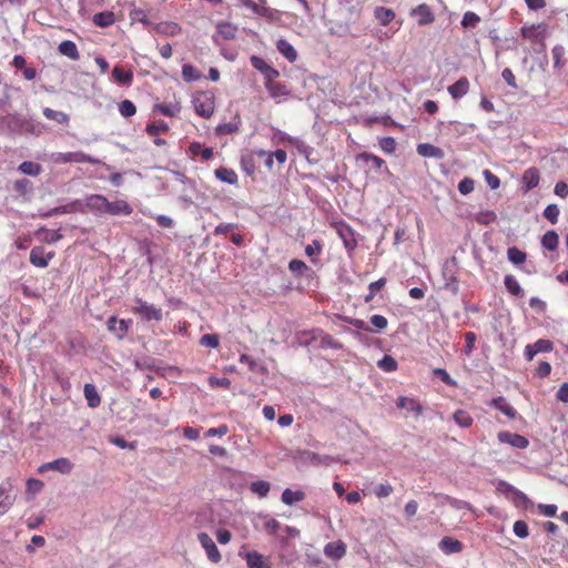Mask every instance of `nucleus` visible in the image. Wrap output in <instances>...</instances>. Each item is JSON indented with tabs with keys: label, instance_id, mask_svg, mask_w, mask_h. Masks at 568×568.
I'll return each mask as SVG.
<instances>
[{
	"label": "nucleus",
	"instance_id": "49530a36",
	"mask_svg": "<svg viewBox=\"0 0 568 568\" xmlns=\"http://www.w3.org/2000/svg\"><path fill=\"white\" fill-rule=\"evenodd\" d=\"M323 251V245L320 240H313L311 244L306 245L305 254L311 258L313 263L316 262L315 256L320 255Z\"/></svg>",
	"mask_w": 568,
	"mask_h": 568
},
{
	"label": "nucleus",
	"instance_id": "f03ea898",
	"mask_svg": "<svg viewBox=\"0 0 568 568\" xmlns=\"http://www.w3.org/2000/svg\"><path fill=\"white\" fill-rule=\"evenodd\" d=\"M134 302H135V306H133L131 308V312L134 315L139 316L142 321H145V322L162 321L163 313L160 307H156L155 305L150 304L140 297H135Z\"/></svg>",
	"mask_w": 568,
	"mask_h": 568
},
{
	"label": "nucleus",
	"instance_id": "ddd939ff",
	"mask_svg": "<svg viewBox=\"0 0 568 568\" xmlns=\"http://www.w3.org/2000/svg\"><path fill=\"white\" fill-rule=\"evenodd\" d=\"M336 231L347 251L353 252L357 246V241L352 227L348 226L347 224L341 223L336 225Z\"/></svg>",
	"mask_w": 568,
	"mask_h": 568
},
{
	"label": "nucleus",
	"instance_id": "f3484780",
	"mask_svg": "<svg viewBox=\"0 0 568 568\" xmlns=\"http://www.w3.org/2000/svg\"><path fill=\"white\" fill-rule=\"evenodd\" d=\"M47 469L55 470L61 474H70L73 469V464L68 458L62 457V458H58L53 462L43 464L39 468V471L42 473Z\"/></svg>",
	"mask_w": 568,
	"mask_h": 568
},
{
	"label": "nucleus",
	"instance_id": "473e14b6",
	"mask_svg": "<svg viewBox=\"0 0 568 568\" xmlns=\"http://www.w3.org/2000/svg\"><path fill=\"white\" fill-rule=\"evenodd\" d=\"M189 152L193 156H201L202 160L209 161L213 158V149L204 148L200 142H192L189 146Z\"/></svg>",
	"mask_w": 568,
	"mask_h": 568
},
{
	"label": "nucleus",
	"instance_id": "dca6fc26",
	"mask_svg": "<svg viewBox=\"0 0 568 568\" xmlns=\"http://www.w3.org/2000/svg\"><path fill=\"white\" fill-rule=\"evenodd\" d=\"M250 61H251L252 67L254 69L258 70L264 75L265 80H270V78H278L280 72L276 69L268 65L264 61V59H262L257 55H252Z\"/></svg>",
	"mask_w": 568,
	"mask_h": 568
},
{
	"label": "nucleus",
	"instance_id": "ea45409f",
	"mask_svg": "<svg viewBox=\"0 0 568 568\" xmlns=\"http://www.w3.org/2000/svg\"><path fill=\"white\" fill-rule=\"evenodd\" d=\"M454 422L462 428H469L473 425V417L464 409H457L453 415Z\"/></svg>",
	"mask_w": 568,
	"mask_h": 568
},
{
	"label": "nucleus",
	"instance_id": "052dcab7",
	"mask_svg": "<svg viewBox=\"0 0 568 568\" xmlns=\"http://www.w3.org/2000/svg\"><path fill=\"white\" fill-rule=\"evenodd\" d=\"M514 534L519 538H526L529 535V528L526 521L517 520L513 527Z\"/></svg>",
	"mask_w": 568,
	"mask_h": 568
},
{
	"label": "nucleus",
	"instance_id": "f704fd0d",
	"mask_svg": "<svg viewBox=\"0 0 568 568\" xmlns=\"http://www.w3.org/2000/svg\"><path fill=\"white\" fill-rule=\"evenodd\" d=\"M112 78L122 85H130L133 81V73L132 71H125L123 68L116 65L112 70Z\"/></svg>",
	"mask_w": 568,
	"mask_h": 568
},
{
	"label": "nucleus",
	"instance_id": "09e8293b",
	"mask_svg": "<svg viewBox=\"0 0 568 568\" xmlns=\"http://www.w3.org/2000/svg\"><path fill=\"white\" fill-rule=\"evenodd\" d=\"M43 488V483L40 479L29 478L26 485V493L30 498H33Z\"/></svg>",
	"mask_w": 568,
	"mask_h": 568
},
{
	"label": "nucleus",
	"instance_id": "2eb2a0df",
	"mask_svg": "<svg viewBox=\"0 0 568 568\" xmlns=\"http://www.w3.org/2000/svg\"><path fill=\"white\" fill-rule=\"evenodd\" d=\"M132 320H118L115 316L109 317L106 322L108 329L122 339L129 332Z\"/></svg>",
	"mask_w": 568,
	"mask_h": 568
},
{
	"label": "nucleus",
	"instance_id": "6e6d98bb",
	"mask_svg": "<svg viewBox=\"0 0 568 568\" xmlns=\"http://www.w3.org/2000/svg\"><path fill=\"white\" fill-rule=\"evenodd\" d=\"M559 213V207L556 204H549L544 210L545 219H547L551 224H556L558 222Z\"/></svg>",
	"mask_w": 568,
	"mask_h": 568
},
{
	"label": "nucleus",
	"instance_id": "603ef678",
	"mask_svg": "<svg viewBox=\"0 0 568 568\" xmlns=\"http://www.w3.org/2000/svg\"><path fill=\"white\" fill-rule=\"evenodd\" d=\"M479 22L480 17L477 13L473 11H467L463 16L462 26L464 28H475Z\"/></svg>",
	"mask_w": 568,
	"mask_h": 568
},
{
	"label": "nucleus",
	"instance_id": "b1692460",
	"mask_svg": "<svg viewBox=\"0 0 568 568\" xmlns=\"http://www.w3.org/2000/svg\"><path fill=\"white\" fill-rule=\"evenodd\" d=\"M105 202H108V199L104 195L92 194L87 199V207L91 212L106 213Z\"/></svg>",
	"mask_w": 568,
	"mask_h": 568
},
{
	"label": "nucleus",
	"instance_id": "412c9836",
	"mask_svg": "<svg viewBox=\"0 0 568 568\" xmlns=\"http://www.w3.org/2000/svg\"><path fill=\"white\" fill-rule=\"evenodd\" d=\"M324 554L331 559L338 560L346 555V545L342 540L331 541L325 545Z\"/></svg>",
	"mask_w": 568,
	"mask_h": 568
},
{
	"label": "nucleus",
	"instance_id": "1a4fd4ad",
	"mask_svg": "<svg viewBox=\"0 0 568 568\" xmlns=\"http://www.w3.org/2000/svg\"><path fill=\"white\" fill-rule=\"evenodd\" d=\"M554 349V344L549 339L540 338L532 344L525 346L524 355L525 358L530 362L538 353H549Z\"/></svg>",
	"mask_w": 568,
	"mask_h": 568
},
{
	"label": "nucleus",
	"instance_id": "393cba45",
	"mask_svg": "<svg viewBox=\"0 0 568 568\" xmlns=\"http://www.w3.org/2000/svg\"><path fill=\"white\" fill-rule=\"evenodd\" d=\"M417 153L424 158H433V159H438V160L443 159L445 155L444 151L440 148L435 146L430 143L418 144Z\"/></svg>",
	"mask_w": 568,
	"mask_h": 568
},
{
	"label": "nucleus",
	"instance_id": "a19ab883",
	"mask_svg": "<svg viewBox=\"0 0 568 568\" xmlns=\"http://www.w3.org/2000/svg\"><path fill=\"white\" fill-rule=\"evenodd\" d=\"M507 257L514 265H521L527 260V254L516 246H511L507 250Z\"/></svg>",
	"mask_w": 568,
	"mask_h": 568
},
{
	"label": "nucleus",
	"instance_id": "5fc2aeb1",
	"mask_svg": "<svg viewBox=\"0 0 568 568\" xmlns=\"http://www.w3.org/2000/svg\"><path fill=\"white\" fill-rule=\"evenodd\" d=\"M119 112L124 118L133 116L136 113V108L134 103L130 100H123L119 104Z\"/></svg>",
	"mask_w": 568,
	"mask_h": 568
},
{
	"label": "nucleus",
	"instance_id": "f8f14e48",
	"mask_svg": "<svg viewBox=\"0 0 568 568\" xmlns=\"http://www.w3.org/2000/svg\"><path fill=\"white\" fill-rule=\"evenodd\" d=\"M241 556L245 559L247 568H273L268 557L256 550H251Z\"/></svg>",
	"mask_w": 568,
	"mask_h": 568
},
{
	"label": "nucleus",
	"instance_id": "a211bd4d",
	"mask_svg": "<svg viewBox=\"0 0 568 568\" xmlns=\"http://www.w3.org/2000/svg\"><path fill=\"white\" fill-rule=\"evenodd\" d=\"M469 88V80L466 77H462L455 83L449 85L447 91L454 100H458L468 93Z\"/></svg>",
	"mask_w": 568,
	"mask_h": 568
},
{
	"label": "nucleus",
	"instance_id": "8fccbe9b",
	"mask_svg": "<svg viewBox=\"0 0 568 568\" xmlns=\"http://www.w3.org/2000/svg\"><path fill=\"white\" fill-rule=\"evenodd\" d=\"M130 18L133 21L141 22L142 24H144L145 27H149L151 29H152V24H154L153 22H151L149 20L145 11L142 9H139V8H134L133 10L130 11Z\"/></svg>",
	"mask_w": 568,
	"mask_h": 568
},
{
	"label": "nucleus",
	"instance_id": "7c9ffc66",
	"mask_svg": "<svg viewBox=\"0 0 568 568\" xmlns=\"http://www.w3.org/2000/svg\"><path fill=\"white\" fill-rule=\"evenodd\" d=\"M217 180L232 185L237 184L239 176L233 169L221 166L214 172Z\"/></svg>",
	"mask_w": 568,
	"mask_h": 568
},
{
	"label": "nucleus",
	"instance_id": "c9c22d12",
	"mask_svg": "<svg viewBox=\"0 0 568 568\" xmlns=\"http://www.w3.org/2000/svg\"><path fill=\"white\" fill-rule=\"evenodd\" d=\"M504 285L509 294L513 296H523L524 290L521 288L520 284L516 280V277L511 274H508L504 278Z\"/></svg>",
	"mask_w": 568,
	"mask_h": 568
},
{
	"label": "nucleus",
	"instance_id": "aec40b11",
	"mask_svg": "<svg viewBox=\"0 0 568 568\" xmlns=\"http://www.w3.org/2000/svg\"><path fill=\"white\" fill-rule=\"evenodd\" d=\"M106 213L110 215H131L133 209L131 205L124 200H116L114 202H105Z\"/></svg>",
	"mask_w": 568,
	"mask_h": 568
},
{
	"label": "nucleus",
	"instance_id": "9b49d317",
	"mask_svg": "<svg viewBox=\"0 0 568 568\" xmlns=\"http://www.w3.org/2000/svg\"><path fill=\"white\" fill-rule=\"evenodd\" d=\"M197 540L200 541L201 546L205 549L207 558L212 562H219L222 559V556L213 541V539L209 536L206 532H200L197 535Z\"/></svg>",
	"mask_w": 568,
	"mask_h": 568
},
{
	"label": "nucleus",
	"instance_id": "423d86ee",
	"mask_svg": "<svg viewBox=\"0 0 568 568\" xmlns=\"http://www.w3.org/2000/svg\"><path fill=\"white\" fill-rule=\"evenodd\" d=\"M53 161L55 163H70V162H74V163H91V164H95L98 163L99 161L91 158L90 155L81 152V151H78V152H67V153H55L53 155Z\"/></svg>",
	"mask_w": 568,
	"mask_h": 568
},
{
	"label": "nucleus",
	"instance_id": "a878e982",
	"mask_svg": "<svg viewBox=\"0 0 568 568\" xmlns=\"http://www.w3.org/2000/svg\"><path fill=\"white\" fill-rule=\"evenodd\" d=\"M540 181V174L537 168H529L523 174V183L525 184L526 191H530L538 186Z\"/></svg>",
	"mask_w": 568,
	"mask_h": 568
},
{
	"label": "nucleus",
	"instance_id": "69168bd1",
	"mask_svg": "<svg viewBox=\"0 0 568 568\" xmlns=\"http://www.w3.org/2000/svg\"><path fill=\"white\" fill-rule=\"evenodd\" d=\"M394 488L390 484H379L375 487L374 494L377 498L388 497L393 493Z\"/></svg>",
	"mask_w": 568,
	"mask_h": 568
},
{
	"label": "nucleus",
	"instance_id": "338daca9",
	"mask_svg": "<svg viewBox=\"0 0 568 568\" xmlns=\"http://www.w3.org/2000/svg\"><path fill=\"white\" fill-rule=\"evenodd\" d=\"M381 149L386 153H393L396 149V141L392 136H385L379 140Z\"/></svg>",
	"mask_w": 568,
	"mask_h": 568
},
{
	"label": "nucleus",
	"instance_id": "79ce46f5",
	"mask_svg": "<svg viewBox=\"0 0 568 568\" xmlns=\"http://www.w3.org/2000/svg\"><path fill=\"white\" fill-rule=\"evenodd\" d=\"M182 77L186 82L197 81L202 78V73L192 64H184L182 67Z\"/></svg>",
	"mask_w": 568,
	"mask_h": 568
},
{
	"label": "nucleus",
	"instance_id": "bf43d9fd",
	"mask_svg": "<svg viewBox=\"0 0 568 568\" xmlns=\"http://www.w3.org/2000/svg\"><path fill=\"white\" fill-rule=\"evenodd\" d=\"M288 270L294 274L303 275L304 272L308 270V267L302 260L294 258L290 261Z\"/></svg>",
	"mask_w": 568,
	"mask_h": 568
},
{
	"label": "nucleus",
	"instance_id": "9d476101",
	"mask_svg": "<svg viewBox=\"0 0 568 568\" xmlns=\"http://www.w3.org/2000/svg\"><path fill=\"white\" fill-rule=\"evenodd\" d=\"M497 438L501 444H507L519 449H525L529 446L527 437L508 430L499 432Z\"/></svg>",
	"mask_w": 568,
	"mask_h": 568
},
{
	"label": "nucleus",
	"instance_id": "72a5a7b5",
	"mask_svg": "<svg viewBox=\"0 0 568 568\" xmlns=\"http://www.w3.org/2000/svg\"><path fill=\"white\" fill-rule=\"evenodd\" d=\"M92 21L97 27L108 28L115 22V17L112 11H103L95 13Z\"/></svg>",
	"mask_w": 568,
	"mask_h": 568
},
{
	"label": "nucleus",
	"instance_id": "4468645a",
	"mask_svg": "<svg viewBox=\"0 0 568 568\" xmlns=\"http://www.w3.org/2000/svg\"><path fill=\"white\" fill-rule=\"evenodd\" d=\"M410 16L417 19L419 26H428L434 22L435 16L426 3L418 4L410 11Z\"/></svg>",
	"mask_w": 568,
	"mask_h": 568
},
{
	"label": "nucleus",
	"instance_id": "7ed1b4c3",
	"mask_svg": "<svg viewBox=\"0 0 568 568\" xmlns=\"http://www.w3.org/2000/svg\"><path fill=\"white\" fill-rule=\"evenodd\" d=\"M193 104L197 115L209 119L215 110V97L211 92H199L193 99Z\"/></svg>",
	"mask_w": 568,
	"mask_h": 568
},
{
	"label": "nucleus",
	"instance_id": "c756f323",
	"mask_svg": "<svg viewBox=\"0 0 568 568\" xmlns=\"http://www.w3.org/2000/svg\"><path fill=\"white\" fill-rule=\"evenodd\" d=\"M83 394L87 399V404L91 408H95L101 404V397L93 384H85L83 387Z\"/></svg>",
	"mask_w": 568,
	"mask_h": 568
},
{
	"label": "nucleus",
	"instance_id": "37998d69",
	"mask_svg": "<svg viewBox=\"0 0 568 568\" xmlns=\"http://www.w3.org/2000/svg\"><path fill=\"white\" fill-rule=\"evenodd\" d=\"M43 115L48 120H53L60 124H67L69 122V115L62 111H55L50 108L43 110Z\"/></svg>",
	"mask_w": 568,
	"mask_h": 568
},
{
	"label": "nucleus",
	"instance_id": "f257e3e1",
	"mask_svg": "<svg viewBox=\"0 0 568 568\" xmlns=\"http://www.w3.org/2000/svg\"><path fill=\"white\" fill-rule=\"evenodd\" d=\"M520 34L535 51L540 52L546 48L547 26L545 23L525 24L520 29Z\"/></svg>",
	"mask_w": 568,
	"mask_h": 568
},
{
	"label": "nucleus",
	"instance_id": "4c0bfd02",
	"mask_svg": "<svg viewBox=\"0 0 568 568\" xmlns=\"http://www.w3.org/2000/svg\"><path fill=\"white\" fill-rule=\"evenodd\" d=\"M375 18L384 27L388 26L395 18V12L385 7H377L375 9Z\"/></svg>",
	"mask_w": 568,
	"mask_h": 568
},
{
	"label": "nucleus",
	"instance_id": "5701e85b",
	"mask_svg": "<svg viewBox=\"0 0 568 568\" xmlns=\"http://www.w3.org/2000/svg\"><path fill=\"white\" fill-rule=\"evenodd\" d=\"M439 548L446 555L458 554L463 550V544L453 537L445 536L439 541Z\"/></svg>",
	"mask_w": 568,
	"mask_h": 568
},
{
	"label": "nucleus",
	"instance_id": "bb28decb",
	"mask_svg": "<svg viewBox=\"0 0 568 568\" xmlns=\"http://www.w3.org/2000/svg\"><path fill=\"white\" fill-rule=\"evenodd\" d=\"M396 405L398 408H403L408 412H413L417 415L423 413V406L415 398L400 396V397H398Z\"/></svg>",
	"mask_w": 568,
	"mask_h": 568
},
{
	"label": "nucleus",
	"instance_id": "c85d7f7f",
	"mask_svg": "<svg viewBox=\"0 0 568 568\" xmlns=\"http://www.w3.org/2000/svg\"><path fill=\"white\" fill-rule=\"evenodd\" d=\"M490 405L509 418H515L517 415V410L503 396L493 398Z\"/></svg>",
	"mask_w": 568,
	"mask_h": 568
},
{
	"label": "nucleus",
	"instance_id": "6e6552de",
	"mask_svg": "<svg viewBox=\"0 0 568 568\" xmlns=\"http://www.w3.org/2000/svg\"><path fill=\"white\" fill-rule=\"evenodd\" d=\"M13 484L10 478L4 479L0 484V516L9 511L14 503V497L11 496Z\"/></svg>",
	"mask_w": 568,
	"mask_h": 568
},
{
	"label": "nucleus",
	"instance_id": "cd10ccee",
	"mask_svg": "<svg viewBox=\"0 0 568 568\" xmlns=\"http://www.w3.org/2000/svg\"><path fill=\"white\" fill-rule=\"evenodd\" d=\"M58 51L60 54L68 57L69 59L77 61L80 59V53L78 50L77 44L73 41L64 40L62 41L59 47Z\"/></svg>",
	"mask_w": 568,
	"mask_h": 568
},
{
	"label": "nucleus",
	"instance_id": "2f4dec72",
	"mask_svg": "<svg viewBox=\"0 0 568 568\" xmlns=\"http://www.w3.org/2000/svg\"><path fill=\"white\" fill-rule=\"evenodd\" d=\"M276 49L278 52L285 57L290 62H295L297 59V52L293 48V45L286 41L285 39H280L276 42Z\"/></svg>",
	"mask_w": 568,
	"mask_h": 568
},
{
	"label": "nucleus",
	"instance_id": "6ab92c4d",
	"mask_svg": "<svg viewBox=\"0 0 568 568\" xmlns=\"http://www.w3.org/2000/svg\"><path fill=\"white\" fill-rule=\"evenodd\" d=\"M152 30L159 34L173 37L181 33L182 27L174 21H163L152 24Z\"/></svg>",
	"mask_w": 568,
	"mask_h": 568
},
{
	"label": "nucleus",
	"instance_id": "3c124183",
	"mask_svg": "<svg viewBox=\"0 0 568 568\" xmlns=\"http://www.w3.org/2000/svg\"><path fill=\"white\" fill-rule=\"evenodd\" d=\"M377 366L384 372H394L397 369V362L390 355H384L382 359L377 362Z\"/></svg>",
	"mask_w": 568,
	"mask_h": 568
},
{
	"label": "nucleus",
	"instance_id": "e433bc0d",
	"mask_svg": "<svg viewBox=\"0 0 568 568\" xmlns=\"http://www.w3.org/2000/svg\"><path fill=\"white\" fill-rule=\"evenodd\" d=\"M305 498V494L302 491V490H292L290 488H286L283 493H282V497H281V500L285 504V505H293L295 503H298V501H302L304 500Z\"/></svg>",
	"mask_w": 568,
	"mask_h": 568
},
{
	"label": "nucleus",
	"instance_id": "58836bf2",
	"mask_svg": "<svg viewBox=\"0 0 568 568\" xmlns=\"http://www.w3.org/2000/svg\"><path fill=\"white\" fill-rule=\"evenodd\" d=\"M559 244V236L556 231H547L541 237V245L548 251H555Z\"/></svg>",
	"mask_w": 568,
	"mask_h": 568
},
{
	"label": "nucleus",
	"instance_id": "4d7b16f0",
	"mask_svg": "<svg viewBox=\"0 0 568 568\" xmlns=\"http://www.w3.org/2000/svg\"><path fill=\"white\" fill-rule=\"evenodd\" d=\"M281 528V524L273 517L265 516L264 520V529L270 535H276L278 529Z\"/></svg>",
	"mask_w": 568,
	"mask_h": 568
},
{
	"label": "nucleus",
	"instance_id": "864d4df0",
	"mask_svg": "<svg viewBox=\"0 0 568 568\" xmlns=\"http://www.w3.org/2000/svg\"><path fill=\"white\" fill-rule=\"evenodd\" d=\"M168 130H169V126L163 121L158 122V123H155V122L149 123L145 129L146 133L151 136L159 135L161 133H165Z\"/></svg>",
	"mask_w": 568,
	"mask_h": 568
},
{
	"label": "nucleus",
	"instance_id": "4be33fe9",
	"mask_svg": "<svg viewBox=\"0 0 568 568\" xmlns=\"http://www.w3.org/2000/svg\"><path fill=\"white\" fill-rule=\"evenodd\" d=\"M276 78H270V80H265V87L273 99H281L287 97L290 91L287 87L282 83L275 81Z\"/></svg>",
	"mask_w": 568,
	"mask_h": 568
},
{
	"label": "nucleus",
	"instance_id": "39448f33",
	"mask_svg": "<svg viewBox=\"0 0 568 568\" xmlns=\"http://www.w3.org/2000/svg\"><path fill=\"white\" fill-rule=\"evenodd\" d=\"M303 335L308 336V341L320 339L322 347H329L333 349H342L343 344L335 339L332 335L325 334L322 329H312L303 332Z\"/></svg>",
	"mask_w": 568,
	"mask_h": 568
},
{
	"label": "nucleus",
	"instance_id": "0eeeda50",
	"mask_svg": "<svg viewBox=\"0 0 568 568\" xmlns=\"http://www.w3.org/2000/svg\"><path fill=\"white\" fill-rule=\"evenodd\" d=\"M55 256L54 251L47 252L43 246H34L30 252V263L40 268H45Z\"/></svg>",
	"mask_w": 568,
	"mask_h": 568
},
{
	"label": "nucleus",
	"instance_id": "de8ad7c7",
	"mask_svg": "<svg viewBox=\"0 0 568 568\" xmlns=\"http://www.w3.org/2000/svg\"><path fill=\"white\" fill-rule=\"evenodd\" d=\"M19 170L23 174L37 176L41 172V165L36 162L24 161L19 165Z\"/></svg>",
	"mask_w": 568,
	"mask_h": 568
},
{
	"label": "nucleus",
	"instance_id": "a18cd8bd",
	"mask_svg": "<svg viewBox=\"0 0 568 568\" xmlns=\"http://www.w3.org/2000/svg\"><path fill=\"white\" fill-rule=\"evenodd\" d=\"M271 485L265 480L253 481L250 486L252 493L256 494L260 498L267 496Z\"/></svg>",
	"mask_w": 568,
	"mask_h": 568
},
{
	"label": "nucleus",
	"instance_id": "0e129e2a",
	"mask_svg": "<svg viewBox=\"0 0 568 568\" xmlns=\"http://www.w3.org/2000/svg\"><path fill=\"white\" fill-rule=\"evenodd\" d=\"M433 374L435 376H437L438 378H440L446 385L453 386V387L457 386L456 381L450 377V375L446 372V369L435 368L433 371Z\"/></svg>",
	"mask_w": 568,
	"mask_h": 568
},
{
	"label": "nucleus",
	"instance_id": "c03bdc74",
	"mask_svg": "<svg viewBox=\"0 0 568 568\" xmlns=\"http://www.w3.org/2000/svg\"><path fill=\"white\" fill-rule=\"evenodd\" d=\"M357 160L365 163H373L376 170H381L385 165V161L382 158L367 152L359 153Z\"/></svg>",
	"mask_w": 568,
	"mask_h": 568
},
{
	"label": "nucleus",
	"instance_id": "20e7f679",
	"mask_svg": "<svg viewBox=\"0 0 568 568\" xmlns=\"http://www.w3.org/2000/svg\"><path fill=\"white\" fill-rule=\"evenodd\" d=\"M241 6L251 9L256 16L274 20L277 11L267 7V0H240Z\"/></svg>",
	"mask_w": 568,
	"mask_h": 568
},
{
	"label": "nucleus",
	"instance_id": "13d9d810",
	"mask_svg": "<svg viewBox=\"0 0 568 568\" xmlns=\"http://www.w3.org/2000/svg\"><path fill=\"white\" fill-rule=\"evenodd\" d=\"M200 344L202 346L211 347V348H217L220 345V338L216 334H204L200 338Z\"/></svg>",
	"mask_w": 568,
	"mask_h": 568
},
{
	"label": "nucleus",
	"instance_id": "680f3d73",
	"mask_svg": "<svg viewBox=\"0 0 568 568\" xmlns=\"http://www.w3.org/2000/svg\"><path fill=\"white\" fill-rule=\"evenodd\" d=\"M155 108L166 116H174L180 111V106L178 104L161 103L156 104Z\"/></svg>",
	"mask_w": 568,
	"mask_h": 568
},
{
	"label": "nucleus",
	"instance_id": "e2e57ef3",
	"mask_svg": "<svg viewBox=\"0 0 568 568\" xmlns=\"http://www.w3.org/2000/svg\"><path fill=\"white\" fill-rule=\"evenodd\" d=\"M554 67L561 68L564 65L565 50L561 45H555L551 50Z\"/></svg>",
	"mask_w": 568,
	"mask_h": 568
},
{
	"label": "nucleus",
	"instance_id": "774afa93",
	"mask_svg": "<svg viewBox=\"0 0 568 568\" xmlns=\"http://www.w3.org/2000/svg\"><path fill=\"white\" fill-rule=\"evenodd\" d=\"M474 187H475V183H474V180L470 179V178H464L459 183H458V191L466 195V194H469L470 192L474 191Z\"/></svg>",
	"mask_w": 568,
	"mask_h": 568
}]
</instances>
